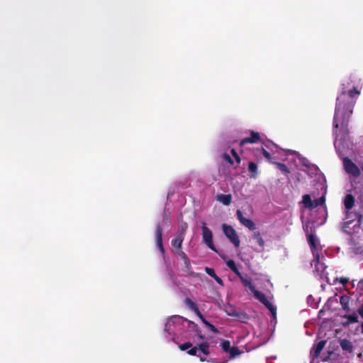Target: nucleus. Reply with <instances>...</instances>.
<instances>
[{"label": "nucleus", "instance_id": "obj_38", "mask_svg": "<svg viewBox=\"0 0 363 363\" xmlns=\"http://www.w3.org/2000/svg\"><path fill=\"white\" fill-rule=\"evenodd\" d=\"M198 347L196 346L191 347L187 350V354L191 356H197Z\"/></svg>", "mask_w": 363, "mask_h": 363}, {"label": "nucleus", "instance_id": "obj_49", "mask_svg": "<svg viewBox=\"0 0 363 363\" xmlns=\"http://www.w3.org/2000/svg\"><path fill=\"white\" fill-rule=\"evenodd\" d=\"M189 324H192L194 328H197V325H196L194 323H193L191 321H189Z\"/></svg>", "mask_w": 363, "mask_h": 363}, {"label": "nucleus", "instance_id": "obj_17", "mask_svg": "<svg viewBox=\"0 0 363 363\" xmlns=\"http://www.w3.org/2000/svg\"><path fill=\"white\" fill-rule=\"evenodd\" d=\"M350 301V297L347 295H342L340 296V303L342 306V308L347 313H349L350 311V308L349 306Z\"/></svg>", "mask_w": 363, "mask_h": 363}, {"label": "nucleus", "instance_id": "obj_31", "mask_svg": "<svg viewBox=\"0 0 363 363\" xmlns=\"http://www.w3.org/2000/svg\"><path fill=\"white\" fill-rule=\"evenodd\" d=\"M221 347L225 352L228 353L232 347L230 342L228 340H223L221 342Z\"/></svg>", "mask_w": 363, "mask_h": 363}, {"label": "nucleus", "instance_id": "obj_3", "mask_svg": "<svg viewBox=\"0 0 363 363\" xmlns=\"http://www.w3.org/2000/svg\"><path fill=\"white\" fill-rule=\"evenodd\" d=\"M202 239L204 242L211 250L216 252V247L213 242V234L211 230L206 226L205 222H202Z\"/></svg>", "mask_w": 363, "mask_h": 363}, {"label": "nucleus", "instance_id": "obj_48", "mask_svg": "<svg viewBox=\"0 0 363 363\" xmlns=\"http://www.w3.org/2000/svg\"><path fill=\"white\" fill-rule=\"evenodd\" d=\"M197 357H199V359H200V361H201V362H204V361H206V358H205V357H201V356H200V355H199V354H197Z\"/></svg>", "mask_w": 363, "mask_h": 363}, {"label": "nucleus", "instance_id": "obj_10", "mask_svg": "<svg viewBox=\"0 0 363 363\" xmlns=\"http://www.w3.org/2000/svg\"><path fill=\"white\" fill-rule=\"evenodd\" d=\"M260 140V136L259 133L255 132L254 130L250 131V137H246L242 139L240 142V146H244L245 144H252L257 143Z\"/></svg>", "mask_w": 363, "mask_h": 363}, {"label": "nucleus", "instance_id": "obj_2", "mask_svg": "<svg viewBox=\"0 0 363 363\" xmlns=\"http://www.w3.org/2000/svg\"><path fill=\"white\" fill-rule=\"evenodd\" d=\"M345 222L343 223L342 228L346 231L347 228H350V225L354 220L357 221L358 225L362 223L363 216L361 213L353 211L352 210H345Z\"/></svg>", "mask_w": 363, "mask_h": 363}, {"label": "nucleus", "instance_id": "obj_34", "mask_svg": "<svg viewBox=\"0 0 363 363\" xmlns=\"http://www.w3.org/2000/svg\"><path fill=\"white\" fill-rule=\"evenodd\" d=\"M191 347H192V343L191 342H186L179 345V348L182 351L187 350L188 349H189Z\"/></svg>", "mask_w": 363, "mask_h": 363}, {"label": "nucleus", "instance_id": "obj_9", "mask_svg": "<svg viewBox=\"0 0 363 363\" xmlns=\"http://www.w3.org/2000/svg\"><path fill=\"white\" fill-rule=\"evenodd\" d=\"M156 244L159 250L164 254V248L162 244V226L160 223H157L155 228Z\"/></svg>", "mask_w": 363, "mask_h": 363}, {"label": "nucleus", "instance_id": "obj_21", "mask_svg": "<svg viewBox=\"0 0 363 363\" xmlns=\"http://www.w3.org/2000/svg\"><path fill=\"white\" fill-rule=\"evenodd\" d=\"M184 303L186 307H187L191 311H193L194 313L198 311V310H199L198 306L191 298H189L188 297L186 298L184 300Z\"/></svg>", "mask_w": 363, "mask_h": 363}, {"label": "nucleus", "instance_id": "obj_39", "mask_svg": "<svg viewBox=\"0 0 363 363\" xmlns=\"http://www.w3.org/2000/svg\"><path fill=\"white\" fill-rule=\"evenodd\" d=\"M230 152H231L232 155L234 157V158H235V160L236 162H237L238 164H240V162H241V158H240V157L238 155V152H236V150H235V149H232Z\"/></svg>", "mask_w": 363, "mask_h": 363}, {"label": "nucleus", "instance_id": "obj_20", "mask_svg": "<svg viewBox=\"0 0 363 363\" xmlns=\"http://www.w3.org/2000/svg\"><path fill=\"white\" fill-rule=\"evenodd\" d=\"M217 200L223 204L228 206L232 201V196L230 194H219L217 196Z\"/></svg>", "mask_w": 363, "mask_h": 363}, {"label": "nucleus", "instance_id": "obj_25", "mask_svg": "<svg viewBox=\"0 0 363 363\" xmlns=\"http://www.w3.org/2000/svg\"><path fill=\"white\" fill-rule=\"evenodd\" d=\"M226 265L238 276L240 275V272L236 266L234 260L228 259L226 261Z\"/></svg>", "mask_w": 363, "mask_h": 363}, {"label": "nucleus", "instance_id": "obj_53", "mask_svg": "<svg viewBox=\"0 0 363 363\" xmlns=\"http://www.w3.org/2000/svg\"><path fill=\"white\" fill-rule=\"evenodd\" d=\"M264 146L267 147V148H270L269 145H267V144H264Z\"/></svg>", "mask_w": 363, "mask_h": 363}, {"label": "nucleus", "instance_id": "obj_33", "mask_svg": "<svg viewBox=\"0 0 363 363\" xmlns=\"http://www.w3.org/2000/svg\"><path fill=\"white\" fill-rule=\"evenodd\" d=\"M206 326H207L208 328V329L213 332V333H218L219 331L213 325L211 324V323H209L208 320L207 321H205L204 323H203Z\"/></svg>", "mask_w": 363, "mask_h": 363}, {"label": "nucleus", "instance_id": "obj_52", "mask_svg": "<svg viewBox=\"0 0 363 363\" xmlns=\"http://www.w3.org/2000/svg\"><path fill=\"white\" fill-rule=\"evenodd\" d=\"M269 143L272 144V145L274 146L275 147H277V145L276 144H274V143H272V142H269Z\"/></svg>", "mask_w": 363, "mask_h": 363}, {"label": "nucleus", "instance_id": "obj_27", "mask_svg": "<svg viewBox=\"0 0 363 363\" xmlns=\"http://www.w3.org/2000/svg\"><path fill=\"white\" fill-rule=\"evenodd\" d=\"M272 163L274 164L277 166V167L280 171H281L284 174L287 175L288 174L290 173L289 169L287 167V166L285 164L281 163V162H272Z\"/></svg>", "mask_w": 363, "mask_h": 363}, {"label": "nucleus", "instance_id": "obj_7", "mask_svg": "<svg viewBox=\"0 0 363 363\" xmlns=\"http://www.w3.org/2000/svg\"><path fill=\"white\" fill-rule=\"evenodd\" d=\"M343 164L347 172L354 176H359L360 174L358 167L350 159L345 157L343 160Z\"/></svg>", "mask_w": 363, "mask_h": 363}, {"label": "nucleus", "instance_id": "obj_8", "mask_svg": "<svg viewBox=\"0 0 363 363\" xmlns=\"http://www.w3.org/2000/svg\"><path fill=\"white\" fill-rule=\"evenodd\" d=\"M236 216L240 223L247 228L249 230H254L256 229L255 223L252 220L245 218L240 210H237Z\"/></svg>", "mask_w": 363, "mask_h": 363}, {"label": "nucleus", "instance_id": "obj_51", "mask_svg": "<svg viewBox=\"0 0 363 363\" xmlns=\"http://www.w3.org/2000/svg\"><path fill=\"white\" fill-rule=\"evenodd\" d=\"M361 333L363 334V322L361 324Z\"/></svg>", "mask_w": 363, "mask_h": 363}, {"label": "nucleus", "instance_id": "obj_6", "mask_svg": "<svg viewBox=\"0 0 363 363\" xmlns=\"http://www.w3.org/2000/svg\"><path fill=\"white\" fill-rule=\"evenodd\" d=\"M308 243L311 247L313 255L317 263L319 262V253L318 252V240L314 234H308L307 235Z\"/></svg>", "mask_w": 363, "mask_h": 363}, {"label": "nucleus", "instance_id": "obj_37", "mask_svg": "<svg viewBox=\"0 0 363 363\" xmlns=\"http://www.w3.org/2000/svg\"><path fill=\"white\" fill-rule=\"evenodd\" d=\"M262 153L263 155V156L267 159V160L271 163H272L273 162L272 161V157H271V155L270 153L267 151L264 148H262Z\"/></svg>", "mask_w": 363, "mask_h": 363}, {"label": "nucleus", "instance_id": "obj_46", "mask_svg": "<svg viewBox=\"0 0 363 363\" xmlns=\"http://www.w3.org/2000/svg\"><path fill=\"white\" fill-rule=\"evenodd\" d=\"M358 289L361 290L360 294H363V279L360 280L358 283Z\"/></svg>", "mask_w": 363, "mask_h": 363}, {"label": "nucleus", "instance_id": "obj_4", "mask_svg": "<svg viewBox=\"0 0 363 363\" xmlns=\"http://www.w3.org/2000/svg\"><path fill=\"white\" fill-rule=\"evenodd\" d=\"M223 230L225 236L230 240L235 247L240 246V240L235 230L231 226L223 224Z\"/></svg>", "mask_w": 363, "mask_h": 363}, {"label": "nucleus", "instance_id": "obj_26", "mask_svg": "<svg viewBox=\"0 0 363 363\" xmlns=\"http://www.w3.org/2000/svg\"><path fill=\"white\" fill-rule=\"evenodd\" d=\"M302 199H303L302 202L303 203L305 206L308 208L312 209L313 208V201L311 200L310 195L305 194L303 196Z\"/></svg>", "mask_w": 363, "mask_h": 363}, {"label": "nucleus", "instance_id": "obj_35", "mask_svg": "<svg viewBox=\"0 0 363 363\" xmlns=\"http://www.w3.org/2000/svg\"><path fill=\"white\" fill-rule=\"evenodd\" d=\"M186 228H187V225L186 223H184L183 225H182L177 232V235H182L183 236V238H184V234H185V231L186 230Z\"/></svg>", "mask_w": 363, "mask_h": 363}, {"label": "nucleus", "instance_id": "obj_1", "mask_svg": "<svg viewBox=\"0 0 363 363\" xmlns=\"http://www.w3.org/2000/svg\"><path fill=\"white\" fill-rule=\"evenodd\" d=\"M345 91H342L337 98L336 106L333 118V135L335 137L334 145L336 149L343 145L344 143L349 138V121L354 104L352 103H345L341 101L342 95Z\"/></svg>", "mask_w": 363, "mask_h": 363}, {"label": "nucleus", "instance_id": "obj_32", "mask_svg": "<svg viewBox=\"0 0 363 363\" xmlns=\"http://www.w3.org/2000/svg\"><path fill=\"white\" fill-rule=\"evenodd\" d=\"M347 94L350 98H354L355 96L360 94V91L357 87H354L348 91Z\"/></svg>", "mask_w": 363, "mask_h": 363}, {"label": "nucleus", "instance_id": "obj_29", "mask_svg": "<svg viewBox=\"0 0 363 363\" xmlns=\"http://www.w3.org/2000/svg\"><path fill=\"white\" fill-rule=\"evenodd\" d=\"M253 238L257 240L258 245L260 247H264V241L263 238H262L259 232H255L253 234Z\"/></svg>", "mask_w": 363, "mask_h": 363}, {"label": "nucleus", "instance_id": "obj_24", "mask_svg": "<svg viewBox=\"0 0 363 363\" xmlns=\"http://www.w3.org/2000/svg\"><path fill=\"white\" fill-rule=\"evenodd\" d=\"M184 238L182 235H177V237L173 239L171 242V244L173 247H175L178 249H180L182 247V242L184 241Z\"/></svg>", "mask_w": 363, "mask_h": 363}, {"label": "nucleus", "instance_id": "obj_30", "mask_svg": "<svg viewBox=\"0 0 363 363\" xmlns=\"http://www.w3.org/2000/svg\"><path fill=\"white\" fill-rule=\"evenodd\" d=\"M325 198L324 196H320V198L315 199L313 201V208H314L315 207H318L319 206L323 205L325 203Z\"/></svg>", "mask_w": 363, "mask_h": 363}, {"label": "nucleus", "instance_id": "obj_13", "mask_svg": "<svg viewBox=\"0 0 363 363\" xmlns=\"http://www.w3.org/2000/svg\"><path fill=\"white\" fill-rule=\"evenodd\" d=\"M226 313L228 315L231 317H235L239 319H245L247 318V315L245 312H239L236 311L232 306H230L229 308L225 309Z\"/></svg>", "mask_w": 363, "mask_h": 363}, {"label": "nucleus", "instance_id": "obj_28", "mask_svg": "<svg viewBox=\"0 0 363 363\" xmlns=\"http://www.w3.org/2000/svg\"><path fill=\"white\" fill-rule=\"evenodd\" d=\"M228 353L230 354V359H234L242 354V351L238 347H232Z\"/></svg>", "mask_w": 363, "mask_h": 363}, {"label": "nucleus", "instance_id": "obj_50", "mask_svg": "<svg viewBox=\"0 0 363 363\" xmlns=\"http://www.w3.org/2000/svg\"><path fill=\"white\" fill-rule=\"evenodd\" d=\"M199 337L200 340H203L204 339V337L202 335H199Z\"/></svg>", "mask_w": 363, "mask_h": 363}, {"label": "nucleus", "instance_id": "obj_15", "mask_svg": "<svg viewBox=\"0 0 363 363\" xmlns=\"http://www.w3.org/2000/svg\"><path fill=\"white\" fill-rule=\"evenodd\" d=\"M238 278L240 279L242 284L245 287H247L252 293L256 290L255 285L252 282L251 278H247L242 276L240 273V275H238Z\"/></svg>", "mask_w": 363, "mask_h": 363}, {"label": "nucleus", "instance_id": "obj_18", "mask_svg": "<svg viewBox=\"0 0 363 363\" xmlns=\"http://www.w3.org/2000/svg\"><path fill=\"white\" fill-rule=\"evenodd\" d=\"M342 318L347 319V321L342 323L344 326H347L351 323H357L359 321L358 316L355 313L344 315Z\"/></svg>", "mask_w": 363, "mask_h": 363}, {"label": "nucleus", "instance_id": "obj_36", "mask_svg": "<svg viewBox=\"0 0 363 363\" xmlns=\"http://www.w3.org/2000/svg\"><path fill=\"white\" fill-rule=\"evenodd\" d=\"M222 158L223 159L224 161L229 163L230 164H233V163H234L233 159L231 158L230 155H228V153H223L222 155Z\"/></svg>", "mask_w": 363, "mask_h": 363}, {"label": "nucleus", "instance_id": "obj_22", "mask_svg": "<svg viewBox=\"0 0 363 363\" xmlns=\"http://www.w3.org/2000/svg\"><path fill=\"white\" fill-rule=\"evenodd\" d=\"M196 347H198V350L201 351L203 354L208 355L210 354V345L208 342H201Z\"/></svg>", "mask_w": 363, "mask_h": 363}, {"label": "nucleus", "instance_id": "obj_42", "mask_svg": "<svg viewBox=\"0 0 363 363\" xmlns=\"http://www.w3.org/2000/svg\"><path fill=\"white\" fill-rule=\"evenodd\" d=\"M184 265H185V267L186 268V269L188 271H190L191 269V262H190V259L188 258L187 259H186L185 261H184Z\"/></svg>", "mask_w": 363, "mask_h": 363}, {"label": "nucleus", "instance_id": "obj_43", "mask_svg": "<svg viewBox=\"0 0 363 363\" xmlns=\"http://www.w3.org/2000/svg\"><path fill=\"white\" fill-rule=\"evenodd\" d=\"M196 315L201 319L203 323H204L205 321H207L206 318L203 317V315L200 312L199 309L197 312H195Z\"/></svg>", "mask_w": 363, "mask_h": 363}, {"label": "nucleus", "instance_id": "obj_23", "mask_svg": "<svg viewBox=\"0 0 363 363\" xmlns=\"http://www.w3.org/2000/svg\"><path fill=\"white\" fill-rule=\"evenodd\" d=\"M248 170L251 173V178H256L257 174V165L254 162H250L248 164Z\"/></svg>", "mask_w": 363, "mask_h": 363}, {"label": "nucleus", "instance_id": "obj_5", "mask_svg": "<svg viewBox=\"0 0 363 363\" xmlns=\"http://www.w3.org/2000/svg\"><path fill=\"white\" fill-rule=\"evenodd\" d=\"M252 294L255 298L259 300L266 308H267L274 316L276 315V307L267 299L262 292L256 289Z\"/></svg>", "mask_w": 363, "mask_h": 363}, {"label": "nucleus", "instance_id": "obj_11", "mask_svg": "<svg viewBox=\"0 0 363 363\" xmlns=\"http://www.w3.org/2000/svg\"><path fill=\"white\" fill-rule=\"evenodd\" d=\"M260 140V136L259 133L255 132L254 130L250 131V137H246L242 139L240 142V146H244L245 144H252L257 143Z\"/></svg>", "mask_w": 363, "mask_h": 363}, {"label": "nucleus", "instance_id": "obj_44", "mask_svg": "<svg viewBox=\"0 0 363 363\" xmlns=\"http://www.w3.org/2000/svg\"><path fill=\"white\" fill-rule=\"evenodd\" d=\"M339 282L341 283L342 285H345L349 282V279L347 277H340L339 279Z\"/></svg>", "mask_w": 363, "mask_h": 363}, {"label": "nucleus", "instance_id": "obj_54", "mask_svg": "<svg viewBox=\"0 0 363 363\" xmlns=\"http://www.w3.org/2000/svg\"><path fill=\"white\" fill-rule=\"evenodd\" d=\"M362 170H363V162H362Z\"/></svg>", "mask_w": 363, "mask_h": 363}, {"label": "nucleus", "instance_id": "obj_19", "mask_svg": "<svg viewBox=\"0 0 363 363\" xmlns=\"http://www.w3.org/2000/svg\"><path fill=\"white\" fill-rule=\"evenodd\" d=\"M340 346L342 349L348 352H352L353 350V345L351 341L347 339H342L340 340Z\"/></svg>", "mask_w": 363, "mask_h": 363}, {"label": "nucleus", "instance_id": "obj_16", "mask_svg": "<svg viewBox=\"0 0 363 363\" xmlns=\"http://www.w3.org/2000/svg\"><path fill=\"white\" fill-rule=\"evenodd\" d=\"M343 203L345 210H352L355 203L354 197L352 194H348L345 196Z\"/></svg>", "mask_w": 363, "mask_h": 363}, {"label": "nucleus", "instance_id": "obj_40", "mask_svg": "<svg viewBox=\"0 0 363 363\" xmlns=\"http://www.w3.org/2000/svg\"><path fill=\"white\" fill-rule=\"evenodd\" d=\"M205 271L212 278H214L217 276L213 268L206 267Z\"/></svg>", "mask_w": 363, "mask_h": 363}, {"label": "nucleus", "instance_id": "obj_45", "mask_svg": "<svg viewBox=\"0 0 363 363\" xmlns=\"http://www.w3.org/2000/svg\"><path fill=\"white\" fill-rule=\"evenodd\" d=\"M215 279V281L218 284H220V286H223V280L218 276H216V277L213 278Z\"/></svg>", "mask_w": 363, "mask_h": 363}, {"label": "nucleus", "instance_id": "obj_41", "mask_svg": "<svg viewBox=\"0 0 363 363\" xmlns=\"http://www.w3.org/2000/svg\"><path fill=\"white\" fill-rule=\"evenodd\" d=\"M178 255L182 259L183 261H185L186 259H187L189 258L187 257L186 254L184 251H182V250L179 251Z\"/></svg>", "mask_w": 363, "mask_h": 363}, {"label": "nucleus", "instance_id": "obj_12", "mask_svg": "<svg viewBox=\"0 0 363 363\" xmlns=\"http://www.w3.org/2000/svg\"><path fill=\"white\" fill-rule=\"evenodd\" d=\"M260 140V136L259 133L255 132L254 130L250 131V137H246L242 139L240 142V146H244L245 144H252L257 143Z\"/></svg>", "mask_w": 363, "mask_h": 363}, {"label": "nucleus", "instance_id": "obj_14", "mask_svg": "<svg viewBox=\"0 0 363 363\" xmlns=\"http://www.w3.org/2000/svg\"><path fill=\"white\" fill-rule=\"evenodd\" d=\"M326 344L325 340H321L315 345L311 351L313 357L318 358Z\"/></svg>", "mask_w": 363, "mask_h": 363}, {"label": "nucleus", "instance_id": "obj_47", "mask_svg": "<svg viewBox=\"0 0 363 363\" xmlns=\"http://www.w3.org/2000/svg\"><path fill=\"white\" fill-rule=\"evenodd\" d=\"M359 315L363 318V304L357 310Z\"/></svg>", "mask_w": 363, "mask_h": 363}]
</instances>
